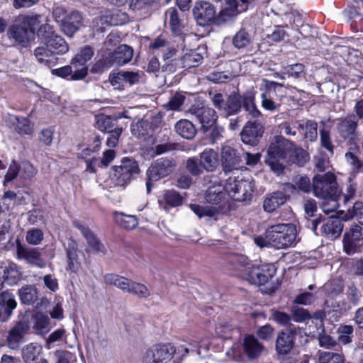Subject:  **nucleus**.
<instances>
[{
    "label": "nucleus",
    "mask_w": 363,
    "mask_h": 363,
    "mask_svg": "<svg viewBox=\"0 0 363 363\" xmlns=\"http://www.w3.org/2000/svg\"><path fill=\"white\" fill-rule=\"evenodd\" d=\"M254 38L245 28L240 29L233 36V46L242 51H248L252 47Z\"/></svg>",
    "instance_id": "27"
},
{
    "label": "nucleus",
    "mask_w": 363,
    "mask_h": 363,
    "mask_svg": "<svg viewBox=\"0 0 363 363\" xmlns=\"http://www.w3.org/2000/svg\"><path fill=\"white\" fill-rule=\"evenodd\" d=\"M44 234L39 228H32L26 232V240L32 245H39L43 240Z\"/></svg>",
    "instance_id": "55"
},
{
    "label": "nucleus",
    "mask_w": 363,
    "mask_h": 363,
    "mask_svg": "<svg viewBox=\"0 0 363 363\" xmlns=\"http://www.w3.org/2000/svg\"><path fill=\"white\" fill-rule=\"evenodd\" d=\"M220 155L223 167L225 172L237 169V166L241 162V157L238 151L229 145L222 147Z\"/></svg>",
    "instance_id": "16"
},
{
    "label": "nucleus",
    "mask_w": 363,
    "mask_h": 363,
    "mask_svg": "<svg viewBox=\"0 0 363 363\" xmlns=\"http://www.w3.org/2000/svg\"><path fill=\"white\" fill-rule=\"evenodd\" d=\"M182 196L174 190L164 191L162 197L158 201L160 206L166 211L170 207H177L182 204Z\"/></svg>",
    "instance_id": "31"
},
{
    "label": "nucleus",
    "mask_w": 363,
    "mask_h": 363,
    "mask_svg": "<svg viewBox=\"0 0 363 363\" xmlns=\"http://www.w3.org/2000/svg\"><path fill=\"white\" fill-rule=\"evenodd\" d=\"M115 219L119 225L127 230H132L138 224V220L134 216L117 213L115 214Z\"/></svg>",
    "instance_id": "44"
},
{
    "label": "nucleus",
    "mask_w": 363,
    "mask_h": 363,
    "mask_svg": "<svg viewBox=\"0 0 363 363\" xmlns=\"http://www.w3.org/2000/svg\"><path fill=\"white\" fill-rule=\"evenodd\" d=\"M203 60V56L196 50L186 52L182 57L184 67H194L198 66Z\"/></svg>",
    "instance_id": "46"
},
{
    "label": "nucleus",
    "mask_w": 363,
    "mask_h": 363,
    "mask_svg": "<svg viewBox=\"0 0 363 363\" xmlns=\"http://www.w3.org/2000/svg\"><path fill=\"white\" fill-rule=\"evenodd\" d=\"M263 82L266 84L267 90L261 94V106L266 111L270 112L276 111L280 107L281 104L272 99L271 92L272 91H275L278 86H284V84L267 79H263Z\"/></svg>",
    "instance_id": "17"
},
{
    "label": "nucleus",
    "mask_w": 363,
    "mask_h": 363,
    "mask_svg": "<svg viewBox=\"0 0 363 363\" xmlns=\"http://www.w3.org/2000/svg\"><path fill=\"white\" fill-rule=\"evenodd\" d=\"M176 132L185 139H192L196 133L194 124L189 120L181 119L175 124Z\"/></svg>",
    "instance_id": "36"
},
{
    "label": "nucleus",
    "mask_w": 363,
    "mask_h": 363,
    "mask_svg": "<svg viewBox=\"0 0 363 363\" xmlns=\"http://www.w3.org/2000/svg\"><path fill=\"white\" fill-rule=\"evenodd\" d=\"M73 225L79 230H80L83 237L86 239L87 247L86 252L87 253H106L105 246L100 242L96 235L86 225H82L79 221H74Z\"/></svg>",
    "instance_id": "13"
},
{
    "label": "nucleus",
    "mask_w": 363,
    "mask_h": 363,
    "mask_svg": "<svg viewBox=\"0 0 363 363\" xmlns=\"http://www.w3.org/2000/svg\"><path fill=\"white\" fill-rule=\"evenodd\" d=\"M82 14L76 11H70L64 23H61V30L67 36L72 37L82 26Z\"/></svg>",
    "instance_id": "20"
},
{
    "label": "nucleus",
    "mask_w": 363,
    "mask_h": 363,
    "mask_svg": "<svg viewBox=\"0 0 363 363\" xmlns=\"http://www.w3.org/2000/svg\"><path fill=\"white\" fill-rule=\"evenodd\" d=\"M263 127L257 122H248L241 132L242 141L247 145H255L263 134Z\"/></svg>",
    "instance_id": "18"
},
{
    "label": "nucleus",
    "mask_w": 363,
    "mask_h": 363,
    "mask_svg": "<svg viewBox=\"0 0 363 363\" xmlns=\"http://www.w3.org/2000/svg\"><path fill=\"white\" fill-rule=\"evenodd\" d=\"M166 16L169 17V23L172 33L176 36H180L183 33L184 28V20L179 16L175 8H170L166 11Z\"/></svg>",
    "instance_id": "33"
},
{
    "label": "nucleus",
    "mask_w": 363,
    "mask_h": 363,
    "mask_svg": "<svg viewBox=\"0 0 363 363\" xmlns=\"http://www.w3.org/2000/svg\"><path fill=\"white\" fill-rule=\"evenodd\" d=\"M239 13L240 12L238 10L230 6H228L226 8L219 12L216 21H217L218 23H224L230 20L233 17L235 16Z\"/></svg>",
    "instance_id": "61"
},
{
    "label": "nucleus",
    "mask_w": 363,
    "mask_h": 363,
    "mask_svg": "<svg viewBox=\"0 0 363 363\" xmlns=\"http://www.w3.org/2000/svg\"><path fill=\"white\" fill-rule=\"evenodd\" d=\"M291 320L297 323H301L309 320L311 315L308 310L294 306L291 307Z\"/></svg>",
    "instance_id": "54"
},
{
    "label": "nucleus",
    "mask_w": 363,
    "mask_h": 363,
    "mask_svg": "<svg viewBox=\"0 0 363 363\" xmlns=\"http://www.w3.org/2000/svg\"><path fill=\"white\" fill-rule=\"evenodd\" d=\"M312 187L313 195L320 199L337 198L339 194L335 176L330 172L314 176Z\"/></svg>",
    "instance_id": "3"
},
{
    "label": "nucleus",
    "mask_w": 363,
    "mask_h": 363,
    "mask_svg": "<svg viewBox=\"0 0 363 363\" xmlns=\"http://www.w3.org/2000/svg\"><path fill=\"white\" fill-rule=\"evenodd\" d=\"M294 148V144L281 135L274 136L270 141L267 150V155H277V157L286 158Z\"/></svg>",
    "instance_id": "14"
},
{
    "label": "nucleus",
    "mask_w": 363,
    "mask_h": 363,
    "mask_svg": "<svg viewBox=\"0 0 363 363\" xmlns=\"http://www.w3.org/2000/svg\"><path fill=\"white\" fill-rule=\"evenodd\" d=\"M9 35L18 43L26 44L30 41L33 36L31 32L23 24L17 21V16L15 18L13 25L9 28Z\"/></svg>",
    "instance_id": "26"
},
{
    "label": "nucleus",
    "mask_w": 363,
    "mask_h": 363,
    "mask_svg": "<svg viewBox=\"0 0 363 363\" xmlns=\"http://www.w3.org/2000/svg\"><path fill=\"white\" fill-rule=\"evenodd\" d=\"M17 302L15 296L8 291L0 294V321L6 322L11 316L13 311L16 308Z\"/></svg>",
    "instance_id": "19"
},
{
    "label": "nucleus",
    "mask_w": 363,
    "mask_h": 363,
    "mask_svg": "<svg viewBox=\"0 0 363 363\" xmlns=\"http://www.w3.org/2000/svg\"><path fill=\"white\" fill-rule=\"evenodd\" d=\"M17 21L19 23H23L27 29L31 32L33 36L37 29H38L40 33H42L43 30L46 32L47 28H50V26L48 24H45L40 27L42 21L41 16L39 14H20L17 16Z\"/></svg>",
    "instance_id": "22"
},
{
    "label": "nucleus",
    "mask_w": 363,
    "mask_h": 363,
    "mask_svg": "<svg viewBox=\"0 0 363 363\" xmlns=\"http://www.w3.org/2000/svg\"><path fill=\"white\" fill-rule=\"evenodd\" d=\"M230 262L237 269L243 271L244 274L245 273L246 267L250 266V264H248L247 257L242 255H235L232 256Z\"/></svg>",
    "instance_id": "62"
},
{
    "label": "nucleus",
    "mask_w": 363,
    "mask_h": 363,
    "mask_svg": "<svg viewBox=\"0 0 363 363\" xmlns=\"http://www.w3.org/2000/svg\"><path fill=\"white\" fill-rule=\"evenodd\" d=\"M295 332L292 330L281 332L279 334L276 342V350L279 354H287L293 348Z\"/></svg>",
    "instance_id": "28"
},
{
    "label": "nucleus",
    "mask_w": 363,
    "mask_h": 363,
    "mask_svg": "<svg viewBox=\"0 0 363 363\" xmlns=\"http://www.w3.org/2000/svg\"><path fill=\"white\" fill-rule=\"evenodd\" d=\"M343 252L352 256L363 250V243L344 237L342 238Z\"/></svg>",
    "instance_id": "45"
},
{
    "label": "nucleus",
    "mask_w": 363,
    "mask_h": 363,
    "mask_svg": "<svg viewBox=\"0 0 363 363\" xmlns=\"http://www.w3.org/2000/svg\"><path fill=\"white\" fill-rule=\"evenodd\" d=\"M192 13L198 25L207 26L216 21V9L210 2L200 1L195 3Z\"/></svg>",
    "instance_id": "10"
},
{
    "label": "nucleus",
    "mask_w": 363,
    "mask_h": 363,
    "mask_svg": "<svg viewBox=\"0 0 363 363\" xmlns=\"http://www.w3.org/2000/svg\"><path fill=\"white\" fill-rule=\"evenodd\" d=\"M293 186L304 193H309L311 191L310 179L306 175H296L294 177Z\"/></svg>",
    "instance_id": "52"
},
{
    "label": "nucleus",
    "mask_w": 363,
    "mask_h": 363,
    "mask_svg": "<svg viewBox=\"0 0 363 363\" xmlns=\"http://www.w3.org/2000/svg\"><path fill=\"white\" fill-rule=\"evenodd\" d=\"M315 168L318 172H324L330 167L328 158L323 153H319L314 159Z\"/></svg>",
    "instance_id": "64"
},
{
    "label": "nucleus",
    "mask_w": 363,
    "mask_h": 363,
    "mask_svg": "<svg viewBox=\"0 0 363 363\" xmlns=\"http://www.w3.org/2000/svg\"><path fill=\"white\" fill-rule=\"evenodd\" d=\"M343 227V223L340 218L331 216L323 220L321 231L328 238L334 239L340 235Z\"/></svg>",
    "instance_id": "24"
},
{
    "label": "nucleus",
    "mask_w": 363,
    "mask_h": 363,
    "mask_svg": "<svg viewBox=\"0 0 363 363\" xmlns=\"http://www.w3.org/2000/svg\"><path fill=\"white\" fill-rule=\"evenodd\" d=\"M20 167V178L29 180L37 174V169L28 161L23 162Z\"/></svg>",
    "instance_id": "53"
},
{
    "label": "nucleus",
    "mask_w": 363,
    "mask_h": 363,
    "mask_svg": "<svg viewBox=\"0 0 363 363\" xmlns=\"http://www.w3.org/2000/svg\"><path fill=\"white\" fill-rule=\"evenodd\" d=\"M294 128H297L301 136L303 135V138L310 142L315 141L318 138V124L313 121H308L306 124L296 122Z\"/></svg>",
    "instance_id": "34"
},
{
    "label": "nucleus",
    "mask_w": 363,
    "mask_h": 363,
    "mask_svg": "<svg viewBox=\"0 0 363 363\" xmlns=\"http://www.w3.org/2000/svg\"><path fill=\"white\" fill-rule=\"evenodd\" d=\"M18 296L22 303L30 305L38 298V289L33 285H26L18 290Z\"/></svg>",
    "instance_id": "39"
},
{
    "label": "nucleus",
    "mask_w": 363,
    "mask_h": 363,
    "mask_svg": "<svg viewBox=\"0 0 363 363\" xmlns=\"http://www.w3.org/2000/svg\"><path fill=\"white\" fill-rule=\"evenodd\" d=\"M96 128L102 132L108 133L113 130L116 127L113 120L110 116H101L97 118Z\"/></svg>",
    "instance_id": "56"
},
{
    "label": "nucleus",
    "mask_w": 363,
    "mask_h": 363,
    "mask_svg": "<svg viewBox=\"0 0 363 363\" xmlns=\"http://www.w3.org/2000/svg\"><path fill=\"white\" fill-rule=\"evenodd\" d=\"M11 121L16 125V130L19 133L31 135L33 133V127L30 120L26 117L11 116Z\"/></svg>",
    "instance_id": "42"
},
{
    "label": "nucleus",
    "mask_w": 363,
    "mask_h": 363,
    "mask_svg": "<svg viewBox=\"0 0 363 363\" xmlns=\"http://www.w3.org/2000/svg\"><path fill=\"white\" fill-rule=\"evenodd\" d=\"M189 113L198 120L204 132L211 128L218 119L216 111L208 106H192Z\"/></svg>",
    "instance_id": "12"
},
{
    "label": "nucleus",
    "mask_w": 363,
    "mask_h": 363,
    "mask_svg": "<svg viewBox=\"0 0 363 363\" xmlns=\"http://www.w3.org/2000/svg\"><path fill=\"white\" fill-rule=\"evenodd\" d=\"M138 165L135 160L123 158L120 165L113 167L112 180L116 185L124 186L130 182L133 174L138 173Z\"/></svg>",
    "instance_id": "7"
},
{
    "label": "nucleus",
    "mask_w": 363,
    "mask_h": 363,
    "mask_svg": "<svg viewBox=\"0 0 363 363\" xmlns=\"http://www.w3.org/2000/svg\"><path fill=\"white\" fill-rule=\"evenodd\" d=\"M45 45L50 50L54 55H63L68 52L69 46L64 38L53 33L44 38Z\"/></svg>",
    "instance_id": "23"
},
{
    "label": "nucleus",
    "mask_w": 363,
    "mask_h": 363,
    "mask_svg": "<svg viewBox=\"0 0 363 363\" xmlns=\"http://www.w3.org/2000/svg\"><path fill=\"white\" fill-rule=\"evenodd\" d=\"M93 55L94 51L90 46L86 45L80 49L71 61V65L74 69L72 80H82L86 77L88 74L86 62L91 59Z\"/></svg>",
    "instance_id": "9"
},
{
    "label": "nucleus",
    "mask_w": 363,
    "mask_h": 363,
    "mask_svg": "<svg viewBox=\"0 0 363 363\" xmlns=\"http://www.w3.org/2000/svg\"><path fill=\"white\" fill-rule=\"evenodd\" d=\"M286 158H282L277 157V155H267V157L265 160V162L267 165H269L271 169L277 173L281 174L283 172L284 169V160Z\"/></svg>",
    "instance_id": "49"
},
{
    "label": "nucleus",
    "mask_w": 363,
    "mask_h": 363,
    "mask_svg": "<svg viewBox=\"0 0 363 363\" xmlns=\"http://www.w3.org/2000/svg\"><path fill=\"white\" fill-rule=\"evenodd\" d=\"M200 160L203 168L207 172H213L219 164L218 155L211 148H206L200 154Z\"/></svg>",
    "instance_id": "32"
},
{
    "label": "nucleus",
    "mask_w": 363,
    "mask_h": 363,
    "mask_svg": "<svg viewBox=\"0 0 363 363\" xmlns=\"http://www.w3.org/2000/svg\"><path fill=\"white\" fill-rule=\"evenodd\" d=\"M241 99V106L252 118H258L261 113L255 104V96L252 91L246 92L243 94Z\"/></svg>",
    "instance_id": "37"
},
{
    "label": "nucleus",
    "mask_w": 363,
    "mask_h": 363,
    "mask_svg": "<svg viewBox=\"0 0 363 363\" xmlns=\"http://www.w3.org/2000/svg\"><path fill=\"white\" fill-rule=\"evenodd\" d=\"M50 324L49 318L42 313H38L35 316V323L33 325L34 329L37 330L38 333H43L48 330Z\"/></svg>",
    "instance_id": "58"
},
{
    "label": "nucleus",
    "mask_w": 363,
    "mask_h": 363,
    "mask_svg": "<svg viewBox=\"0 0 363 363\" xmlns=\"http://www.w3.org/2000/svg\"><path fill=\"white\" fill-rule=\"evenodd\" d=\"M133 56V50L127 45H121L112 53L111 61L118 66L129 62Z\"/></svg>",
    "instance_id": "30"
},
{
    "label": "nucleus",
    "mask_w": 363,
    "mask_h": 363,
    "mask_svg": "<svg viewBox=\"0 0 363 363\" xmlns=\"http://www.w3.org/2000/svg\"><path fill=\"white\" fill-rule=\"evenodd\" d=\"M345 160L353 170H359L363 167V161L359 160L356 152L349 151L345 153Z\"/></svg>",
    "instance_id": "63"
},
{
    "label": "nucleus",
    "mask_w": 363,
    "mask_h": 363,
    "mask_svg": "<svg viewBox=\"0 0 363 363\" xmlns=\"http://www.w3.org/2000/svg\"><path fill=\"white\" fill-rule=\"evenodd\" d=\"M186 168L189 173L194 176L201 175L203 172L201 160L196 157H190L186 160Z\"/></svg>",
    "instance_id": "57"
},
{
    "label": "nucleus",
    "mask_w": 363,
    "mask_h": 363,
    "mask_svg": "<svg viewBox=\"0 0 363 363\" xmlns=\"http://www.w3.org/2000/svg\"><path fill=\"white\" fill-rule=\"evenodd\" d=\"M225 190L233 200L247 201L252 197L254 191V183L250 179L238 180L230 177L226 182Z\"/></svg>",
    "instance_id": "5"
},
{
    "label": "nucleus",
    "mask_w": 363,
    "mask_h": 363,
    "mask_svg": "<svg viewBox=\"0 0 363 363\" xmlns=\"http://www.w3.org/2000/svg\"><path fill=\"white\" fill-rule=\"evenodd\" d=\"M357 121L356 116L354 115H350L339 123L337 128L342 138L354 141L357 137Z\"/></svg>",
    "instance_id": "21"
},
{
    "label": "nucleus",
    "mask_w": 363,
    "mask_h": 363,
    "mask_svg": "<svg viewBox=\"0 0 363 363\" xmlns=\"http://www.w3.org/2000/svg\"><path fill=\"white\" fill-rule=\"evenodd\" d=\"M264 350V346L252 335H247L243 340V351L250 360L257 359Z\"/></svg>",
    "instance_id": "25"
},
{
    "label": "nucleus",
    "mask_w": 363,
    "mask_h": 363,
    "mask_svg": "<svg viewBox=\"0 0 363 363\" xmlns=\"http://www.w3.org/2000/svg\"><path fill=\"white\" fill-rule=\"evenodd\" d=\"M343 236L363 243V227L354 223L347 229Z\"/></svg>",
    "instance_id": "51"
},
{
    "label": "nucleus",
    "mask_w": 363,
    "mask_h": 363,
    "mask_svg": "<svg viewBox=\"0 0 363 363\" xmlns=\"http://www.w3.org/2000/svg\"><path fill=\"white\" fill-rule=\"evenodd\" d=\"M277 269L273 264L251 265L246 267L245 279L250 284L264 285L272 280Z\"/></svg>",
    "instance_id": "6"
},
{
    "label": "nucleus",
    "mask_w": 363,
    "mask_h": 363,
    "mask_svg": "<svg viewBox=\"0 0 363 363\" xmlns=\"http://www.w3.org/2000/svg\"><path fill=\"white\" fill-rule=\"evenodd\" d=\"M28 330L29 325L26 321L16 323L8 332L7 346L11 350L18 349Z\"/></svg>",
    "instance_id": "15"
},
{
    "label": "nucleus",
    "mask_w": 363,
    "mask_h": 363,
    "mask_svg": "<svg viewBox=\"0 0 363 363\" xmlns=\"http://www.w3.org/2000/svg\"><path fill=\"white\" fill-rule=\"evenodd\" d=\"M42 347L36 343H30L23 348V359L26 363H32L40 354Z\"/></svg>",
    "instance_id": "43"
},
{
    "label": "nucleus",
    "mask_w": 363,
    "mask_h": 363,
    "mask_svg": "<svg viewBox=\"0 0 363 363\" xmlns=\"http://www.w3.org/2000/svg\"><path fill=\"white\" fill-rule=\"evenodd\" d=\"M319 363H345V356L342 353L332 352H320Z\"/></svg>",
    "instance_id": "47"
},
{
    "label": "nucleus",
    "mask_w": 363,
    "mask_h": 363,
    "mask_svg": "<svg viewBox=\"0 0 363 363\" xmlns=\"http://www.w3.org/2000/svg\"><path fill=\"white\" fill-rule=\"evenodd\" d=\"M4 280L9 285L16 284L21 279V272L15 264H10L4 269Z\"/></svg>",
    "instance_id": "40"
},
{
    "label": "nucleus",
    "mask_w": 363,
    "mask_h": 363,
    "mask_svg": "<svg viewBox=\"0 0 363 363\" xmlns=\"http://www.w3.org/2000/svg\"><path fill=\"white\" fill-rule=\"evenodd\" d=\"M242 97L238 94L233 93L229 95L225 101V105L222 112L225 116L235 115L241 109Z\"/></svg>",
    "instance_id": "35"
},
{
    "label": "nucleus",
    "mask_w": 363,
    "mask_h": 363,
    "mask_svg": "<svg viewBox=\"0 0 363 363\" xmlns=\"http://www.w3.org/2000/svg\"><path fill=\"white\" fill-rule=\"evenodd\" d=\"M33 55L39 63L46 66H51L56 60L54 54L46 45L37 47L33 51Z\"/></svg>",
    "instance_id": "38"
},
{
    "label": "nucleus",
    "mask_w": 363,
    "mask_h": 363,
    "mask_svg": "<svg viewBox=\"0 0 363 363\" xmlns=\"http://www.w3.org/2000/svg\"><path fill=\"white\" fill-rule=\"evenodd\" d=\"M127 292L140 298H147L150 295V291L145 285L132 280L130 281Z\"/></svg>",
    "instance_id": "50"
},
{
    "label": "nucleus",
    "mask_w": 363,
    "mask_h": 363,
    "mask_svg": "<svg viewBox=\"0 0 363 363\" xmlns=\"http://www.w3.org/2000/svg\"><path fill=\"white\" fill-rule=\"evenodd\" d=\"M211 184L205 192V200L208 203L212 206H200L198 204H191V210L196 214L199 218L204 216L213 217L219 214L223 210L220 203L225 197L224 189L216 181H209Z\"/></svg>",
    "instance_id": "2"
},
{
    "label": "nucleus",
    "mask_w": 363,
    "mask_h": 363,
    "mask_svg": "<svg viewBox=\"0 0 363 363\" xmlns=\"http://www.w3.org/2000/svg\"><path fill=\"white\" fill-rule=\"evenodd\" d=\"M296 227L293 223H279L269 226L265 237L255 238V243L259 247H272L277 250L286 249L296 243Z\"/></svg>",
    "instance_id": "1"
},
{
    "label": "nucleus",
    "mask_w": 363,
    "mask_h": 363,
    "mask_svg": "<svg viewBox=\"0 0 363 363\" xmlns=\"http://www.w3.org/2000/svg\"><path fill=\"white\" fill-rule=\"evenodd\" d=\"M184 100L185 96L183 94L176 93L174 96L170 99L169 102L164 105V108L167 110L178 111L184 104Z\"/></svg>",
    "instance_id": "60"
},
{
    "label": "nucleus",
    "mask_w": 363,
    "mask_h": 363,
    "mask_svg": "<svg viewBox=\"0 0 363 363\" xmlns=\"http://www.w3.org/2000/svg\"><path fill=\"white\" fill-rule=\"evenodd\" d=\"M347 216L363 225V201H356L351 208L347 209Z\"/></svg>",
    "instance_id": "48"
},
{
    "label": "nucleus",
    "mask_w": 363,
    "mask_h": 363,
    "mask_svg": "<svg viewBox=\"0 0 363 363\" xmlns=\"http://www.w3.org/2000/svg\"><path fill=\"white\" fill-rule=\"evenodd\" d=\"M104 281L107 284L115 286L127 292V290L129 289L130 279L115 274H107L104 276Z\"/></svg>",
    "instance_id": "41"
},
{
    "label": "nucleus",
    "mask_w": 363,
    "mask_h": 363,
    "mask_svg": "<svg viewBox=\"0 0 363 363\" xmlns=\"http://www.w3.org/2000/svg\"><path fill=\"white\" fill-rule=\"evenodd\" d=\"M176 352L171 344H157L147 350L143 357V363H169Z\"/></svg>",
    "instance_id": "8"
},
{
    "label": "nucleus",
    "mask_w": 363,
    "mask_h": 363,
    "mask_svg": "<svg viewBox=\"0 0 363 363\" xmlns=\"http://www.w3.org/2000/svg\"><path fill=\"white\" fill-rule=\"evenodd\" d=\"M286 201V196L281 191L269 194L263 201V209L265 212L272 213Z\"/></svg>",
    "instance_id": "29"
},
{
    "label": "nucleus",
    "mask_w": 363,
    "mask_h": 363,
    "mask_svg": "<svg viewBox=\"0 0 363 363\" xmlns=\"http://www.w3.org/2000/svg\"><path fill=\"white\" fill-rule=\"evenodd\" d=\"M175 167L176 163L174 160L167 157L157 159L152 163L147 169L146 174L147 178L146 182L147 193L149 194L151 191V182L159 181L167 177L173 172Z\"/></svg>",
    "instance_id": "4"
},
{
    "label": "nucleus",
    "mask_w": 363,
    "mask_h": 363,
    "mask_svg": "<svg viewBox=\"0 0 363 363\" xmlns=\"http://www.w3.org/2000/svg\"><path fill=\"white\" fill-rule=\"evenodd\" d=\"M338 341L346 345L352 341V335L353 333V328L351 325H342L338 329Z\"/></svg>",
    "instance_id": "59"
},
{
    "label": "nucleus",
    "mask_w": 363,
    "mask_h": 363,
    "mask_svg": "<svg viewBox=\"0 0 363 363\" xmlns=\"http://www.w3.org/2000/svg\"><path fill=\"white\" fill-rule=\"evenodd\" d=\"M16 243V257L18 259L24 260L28 264L36 266L39 268L45 267V262L41 257V252L38 248L28 247L21 244L17 239Z\"/></svg>",
    "instance_id": "11"
}]
</instances>
